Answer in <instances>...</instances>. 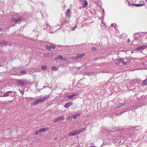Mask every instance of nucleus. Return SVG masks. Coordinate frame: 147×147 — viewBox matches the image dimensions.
Masks as SVG:
<instances>
[{
    "label": "nucleus",
    "instance_id": "2f4dec72",
    "mask_svg": "<svg viewBox=\"0 0 147 147\" xmlns=\"http://www.w3.org/2000/svg\"><path fill=\"white\" fill-rule=\"evenodd\" d=\"M76 26H75L72 28V30L73 31L74 30L76 29Z\"/></svg>",
    "mask_w": 147,
    "mask_h": 147
},
{
    "label": "nucleus",
    "instance_id": "5701e85b",
    "mask_svg": "<svg viewBox=\"0 0 147 147\" xmlns=\"http://www.w3.org/2000/svg\"><path fill=\"white\" fill-rule=\"evenodd\" d=\"M45 47H46V49L48 50H50L51 49V48H50V46H48L47 45H45Z\"/></svg>",
    "mask_w": 147,
    "mask_h": 147
},
{
    "label": "nucleus",
    "instance_id": "c03bdc74",
    "mask_svg": "<svg viewBox=\"0 0 147 147\" xmlns=\"http://www.w3.org/2000/svg\"><path fill=\"white\" fill-rule=\"evenodd\" d=\"M146 1L147 3V0H146Z\"/></svg>",
    "mask_w": 147,
    "mask_h": 147
},
{
    "label": "nucleus",
    "instance_id": "ddd939ff",
    "mask_svg": "<svg viewBox=\"0 0 147 147\" xmlns=\"http://www.w3.org/2000/svg\"><path fill=\"white\" fill-rule=\"evenodd\" d=\"M63 57L61 55H59L57 57H55V60H57L59 59L63 60Z\"/></svg>",
    "mask_w": 147,
    "mask_h": 147
},
{
    "label": "nucleus",
    "instance_id": "ea45409f",
    "mask_svg": "<svg viewBox=\"0 0 147 147\" xmlns=\"http://www.w3.org/2000/svg\"><path fill=\"white\" fill-rule=\"evenodd\" d=\"M118 142V143H121V141L119 140V141Z\"/></svg>",
    "mask_w": 147,
    "mask_h": 147
},
{
    "label": "nucleus",
    "instance_id": "412c9836",
    "mask_svg": "<svg viewBox=\"0 0 147 147\" xmlns=\"http://www.w3.org/2000/svg\"><path fill=\"white\" fill-rule=\"evenodd\" d=\"M74 131V133L75 134H78L80 133L79 129L76 130Z\"/></svg>",
    "mask_w": 147,
    "mask_h": 147
},
{
    "label": "nucleus",
    "instance_id": "0eeeda50",
    "mask_svg": "<svg viewBox=\"0 0 147 147\" xmlns=\"http://www.w3.org/2000/svg\"><path fill=\"white\" fill-rule=\"evenodd\" d=\"M73 102H69L66 103L64 106V107L65 108H68L70 106L72 105Z\"/></svg>",
    "mask_w": 147,
    "mask_h": 147
},
{
    "label": "nucleus",
    "instance_id": "a878e982",
    "mask_svg": "<svg viewBox=\"0 0 147 147\" xmlns=\"http://www.w3.org/2000/svg\"><path fill=\"white\" fill-rule=\"evenodd\" d=\"M85 128H81L79 129V131H80V132H82L84 131L85 130Z\"/></svg>",
    "mask_w": 147,
    "mask_h": 147
},
{
    "label": "nucleus",
    "instance_id": "a18cd8bd",
    "mask_svg": "<svg viewBox=\"0 0 147 147\" xmlns=\"http://www.w3.org/2000/svg\"><path fill=\"white\" fill-rule=\"evenodd\" d=\"M80 67H78V69H80Z\"/></svg>",
    "mask_w": 147,
    "mask_h": 147
},
{
    "label": "nucleus",
    "instance_id": "f3484780",
    "mask_svg": "<svg viewBox=\"0 0 147 147\" xmlns=\"http://www.w3.org/2000/svg\"><path fill=\"white\" fill-rule=\"evenodd\" d=\"M47 130V129L45 128H42L39 130V133H41L42 132H44L46 131Z\"/></svg>",
    "mask_w": 147,
    "mask_h": 147
},
{
    "label": "nucleus",
    "instance_id": "1a4fd4ad",
    "mask_svg": "<svg viewBox=\"0 0 147 147\" xmlns=\"http://www.w3.org/2000/svg\"><path fill=\"white\" fill-rule=\"evenodd\" d=\"M8 41L5 40L1 41L0 42V44L2 45H7L8 44Z\"/></svg>",
    "mask_w": 147,
    "mask_h": 147
},
{
    "label": "nucleus",
    "instance_id": "f8f14e48",
    "mask_svg": "<svg viewBox=\"0 0 147 147\" xmlns=\"http://www.w3.org/2000/svg\"><path fill=\"white\" fill-rule=\"evenodd\" d=\"M88 4V3L87 1L86 0H84L83 2V4H82V7H84L86 6Z\"/></svg>",
    "mask_w": 147,
    "mask_h": 147
},
{
    "label": "nucleus",
    "instance_id": "39448f33",
    "mask_svg": "<svg viewBox=\"0 0 147 147\" xmlns=\"http://www.w3.org/2000/svg\"><path fill=\"white\" fill-rule=\"evenodd\" d=\"M17 83L20 85L23 86L24 84H26V82L25 81H22L20 80H19L17 81Z\"/></svg>",
    "mask_w": 147,
    "mask_h": 147
},
{
    "label": "nucleus",
    "instance_id": "b1692460",
    "mask_svg": "<svg viewBox=\"0 0 147 147\" xmlns=\"http://www.w3.org/2000/svg\"><path fill=\"white\" fill-rule=\"evenodd\" d=\"M41 69L43 70H45L47 69V67L46 66H42L41 67Z\"/></svg>",
    "mask_w": 147,
    "mask_h": 147
},
{
    "label": "nucleus",
    "instance_id": "f257e3e1",
    "mask_svg": "<svg viewBox=\"0 0 147 147\" xmlns=\"http://www.w3.org/2000/svg\"><path fill=\"white\" fill-rule=\"evenodd\" d=\"M47 97L45 96L42 98H39L36 99L34 102H33L31 103L32 105L35 106L38 105L40 102H43L46 99Z\"/></svg>",
    "mask_w": 147,
    "mask_h": 147
},
{
    "label": "nucleus",
    "instance_id": "bb28decb",
    "mask_svg": "<svg viewBox=\"0 0 147 147\" xmlns=\"http://www.w3.org/2000/svg\"><path fill=\"white\" fill-rule=\"evenodd\" d=\"M128 4L129 6L133 5V4H134L133 3L131 2H128Z\"/></svg>",
    "mask_w": 147,
    "mask_h": 147
},
{
    "label": "nucleus",
    "instance_id": "aec40b11",
    "mask_svg": "<svg viewBox=\"0 0 147 147\" xmlns=\"http://www.w3.org/2000/svg\"><path fill=\"white\" fill-rule=\"evenodd\" d=\"M144 5V4H134L133 6H135L136 7H138V6H141L143 5Z\"/></svg>",
    "mask_w": 147,
    "mask_h": 147
},
{
    "label": "nucleus",
    "instance_id": "2eb2a0df",
    "mask_svg": "<svg viewBox=\"0 0 147 147\" xmlns=\"http://www.w3.org/2000/svg\"><path fill=\"white\" fill-rule=\"evenodd\" d=\"M50 45L51 49H55L57 47V46L56 45H54L53 44H50Z\"/></svg>",
    "mask_w": 147,
    "mask_h": 147
},
{
    "label": "nucleus",
    "instance_id": "58836bf2",
    "mask_svg": "<svg viewBox=\"0 0 147 147\" xmlns=\"http://www.w3.org/2000/svg\"><path fill=\"white\" fill-rule=\"evenodd\" d=\"M128 42H130V39H128Z\"/></svg>",
    "mask_w": 147,
    "mask_h": 147
},
{
    "label": "nucleus",
    "instance_id": "423d86ee",
    "mask_svg": "<svg viewBox=\"0 0 147 147\" xmlns=\"http://www.w3.org/2000/svg\"><path fill=\"white\" fill-rule=\"evenodd\" d=\"M13 92L11 91H9L5 93L2 96L3 97L8 96L11 95V94Z\"/></svg>",
    "mask_w": 147,
    "mask_h": 147
},
{
    "label": "nucleus",
    "instance_id": "72a5a7b5",
    "mask_svg": "<svg viewBox=\"0 0 147 147\" xmlns=\"http://www.w3.org/2000/svg\"><path fill=\"white\" fill-rule=\"evenodd\" d=\"M90 73L89 72H88L86 73V74L87 75L89 76L90 75Z\"/></svg>",
    "mask_w": 147,
    "mask_h": 147
},
{
    "label": "nucleus",
    "instance_id": "393cba45",
    "mask_svg": "<svg viewBox=\"0 0 147 147\" xmlns=\"http://www.w3.org/2000/svg\"><path fill=\"white\" fill-rule=\"evenodd\" d=\"M20 73L22 74H25L26 73V71L24 70H22L20 71Z\"/></svg>",
    "mask_w": 147,
    "mask_h": 147
},
{
    "label": "nucleus",
    "instance_id": "a211bd4d",
    "mask_svg": "<svg viewBox=\"0 0 147 147\" xmlns=\"http://www.w3.org/2000/svg\"><path fill=\"white\" fill-rule=\"evenodd\" d=\"M80 115V114L79 113H77L76 114H75L74 115H72V117L74 118V119H75L76 118L77 116H79Z\"/></svg>",
    "mask_w": 147,
    "mask_h": 147
},
{
    "label": "nucleus",
    "instance_id": "c756f323",
    "mask_svg": "<svg viewBox=\"0 0 147 147\" xmlns=\"http://www.w3.org/2000/svg\"><path fill=\"white\" fill-rule=\"evenodd\" d=\"M39 130H38V131H37L36 132H35V133H34V134L35 135H37L38 134H39Z\"/></svg>",
    "mask_w": 147,
    "mask_h": 147
},
{
    "label": "nucleus",
    "instance_id": "4468645a",
    "mask_svg": "<svg viewBox=\"0 0 147 147\" xmlns=\"http://www.w3.org/2000/svg\"><path fill=\"white\" fill-rule=\"evenodd\" d=\"M57 120L59 121L60 120H63L64 119V117L62 116H60L57 118Z\"/></svg>",
    "mask_w": 147,
    "mask_h": 147
},
{
    "label": "nucleus",
    "instance_id": "79ce46f5",
    "mask_svg": "<svg viewBox=\"0 0 147 147\" xmlns=\"http://www.w3.org/2000/svg\"><path fill=\"white\" fill-rule=\"evenodd\" d=\"M79 0V1H80V2H81L82 1V0Z\"/></svg>",
    "mask_w": 147,
    "mask_h": 147
},
{
    "label": "nucleus",
    "instance_id": "7ed1b4c3",
    "mask_svg": "<svg viewBox=\"0 0 147 147\" xmlns=\"http://www.w3.org/2000/svg\"><path fill=\"white\" fill-rule=\"evenodd\" d=\"M147 46L146 45H143L139 46L134 49V51H139L142 49H144L146 48Z\"/></svg>",
    "mask_w": 147,
    "mask_h": 147
},
{
    "label": "nucleus",
    "instance_id": "cd10ccee",
    "mask_svg": "<svg viewBox=\"0 0 147 147\" xmlns=\"http://www.w3.org/2000/svg\"><path fill=\"white\" fill-rule=\"evenodd\" d=\"M75 134L74 133V132H73H73L70 133L69 134V136H73Z\"/></svg>",
    "mask_w": 147,
    "mask_h": 147
},
{
    "label": "nucleus",
    "instance_id": "c9c22d12",
    "mask_svg": "<svg viewBox=\"0 0 147 147\" xmlns=\"http://www.w3.org/2000/svg\"><path fill=\"white\" fill-rule=\"evenodd\" d=\"M130 61H129V60H128L126 62V63H127V64L128 63H129V62H130Z\"/></svg>",
    "mask_w": 147,
    "mask_h": 147
},
{
    "label": "nucleus",
    "instance_id": "9d476101",
    "mask_svg": "<svg viewBox=\"0 0 147 147\" xmlns=\"http://www.w3.org/2000/svg\"><path fill=\"white\" fill-rule=\"evenodd\" d=\"M147 85V78L144 80L141 84V85L142 86H144Z\"/></svg>",
    "mask_w": 147,
    "mask_h": 147
},
{
    "label": "nucleus",
    "instance_id": "6ab92c4d",
    "mask_svg": "<svg viewBox=\"0 0 147 147\" xmlns=\"http://www.w3.org/2000/svg\"><path fill=\"white\" fill-rule=\"evenodd\" d=\"M58 68L56 67H51V69L52 71L55 70V71H57Z\"/></svg>",
    "mask_w": 147,
    "mask_h": 147
},
{
    "label": "nucleus",
    "instance_id": "f704fd0d",
    "mask_svg": "<svg viewBox=\"0 0 147 147\" xmlns=\"http://www.w3.org/2000/svg\"><path fill=\"white\" fill-rule=\"evenodd\" d=\"M48 55V54H45L44 55V56L45 57H46L48 55Z\"/></svg>",
    "mask_w": 147,
    "mask_h": 147
},
{
    "label": "nucleus",
    "instance_id": "473e14b6",
    "mask_svg": "<svg viewBox=\"0 0 147 147\" xmlns=\"http://www.w3.org/2000/svg\"><path fill=\"white\" fill-rule=\"evenodd\" d=\"M115 64L117 65H119L120 64V62L119 60L118 61V62H116L115 63Z\"/></svg>",
    "mask_w": 147,
    "mask_h": 147
},
{
    "label": "nucleus",
    "instance_id": "4be33fe9",
    "mask_svg": "<svg viewBox=\"0 0 147 147\" xmlns=\"http://www.w3.org/2000/svg\"><path fill=\"white\" fill-rule=\"evenodd\" d=\"M72 116H69L67 118H66V119L67 121H70L72 120Z\"/></svg>",
    "mask_w": 147,
    "mask_h": 147
},
{
    "label": "nucleus",
    "instance_id": "6e6552de",
    "mask_svg": "<svg viewBox=\"0 0 147 147\" xmlns=\"http://www.w3.org/2000/svg\"><path fill=\"white\" fill-rule=\"evenodd\" d=\"M71 11L69 9H68L67 11L66 16L68 18H69L70 16L71 15Z\"/></svg>",
    "mask_w": 147,
    "mask_h": 147
},
{
    "label": "nucleus",
    "instance_id": "9b49d317",
    "mask_svg": "<svg viewBox=\"0 0 147 147\" xmlns=\"http://www.w3.org/2000/svg\"><path fill=\"white\" fill-rule=\"evenodd\" d=\"M119 60L120 63H121L124 65H126L127 63L126 62H124V60L120 58L118 59Z\"/></svg>",
    "mask_w": 147,
    "mask_h": 147
},
{
    "label": "nucleus",
    "instance_id": "dca6fc26",
    "mask_svg": "<svg viewBox=\"0 0 147 147\" xmlns=\"http://www.w3.org/2000/svg\"><path fill=\"white\" fill-rule=\"evenodd\" d=\"M76 94L75 93H73L71 95H69L67 96V97L69 99L72 98L73 97L76 96Z\"/></svg>",
    "mask_w": 147,
    "mask_h": 147
},
{
    "label": "nucleus",
    "instance_id": "4c0bfd02",
    "mask_svg": "<svg viewBox=\"0 0 147 147\" xmlns=\"http://www.w3.org/2000/svg\"><path fill=\"white\" fill-rule=\"evenodd\" d=\"M123 105H124V104H121V105H120L119 106L121 107V106H123Z\"/></svg>",
    "mask_w": 147,
    "mask_h": 147
},
{
    "label": "nucleus",
    "instance_id": "a19ab883",
    "mask_svg": "<svg viewBox=\"0 0 147 147\" xmlns=\"http://www.w3.org/2000/svg\"><path fill=\"white\" fill-rule=\"evenodd\" d=\"M113 24H111V26H113Z\"/></svg>",
    "mask_w": 147,
    "mask_h": 147
},
{
    "label": "nucleus",
    "instance_id": "7c9ffc66",
    "mask_svg": "<svg viewBox=\"0 0 147 147\" xmlns=\"http://www.w3.org/2000/svg\"><path fill=\"white\" fill-rule=\"evenodd\" d=\"M57 121H58L57 120V118H55L53 120V122H57Z\"/></svg>",
    "mask_w": 147,
    "mask_h": 147
},
{
    "label": "nucleus",
    "instance_id": "f03ea898",
    "mask_svg": "<svg viewBox=\"0 0 147 147\" xmlns=\"http://www.w3.org/2000/svg\"><path fill=\"white\" fill-rule=\"evenodd\" d=\"M23 17H21L17 19H16L15 18H12L10 20L11 22H13L15 23H17L20 22L23 19Z\"/></svg>",
    "mask_w": 147,
    "mask_h": 147
},
{
    "label": "nucleus",
    "instance_id": "c85d7f7f",
    "mask_svg": "<svg viewBox=\"0 0 147 147\" xmlns=\"http://www.w3.org/2000/svg\"><path fill=\"white\" fill-rule=\"evenodd\" d=\"M92 50L93 51H95L96 50V49L95 47H92L91 48Z\"/></svg>",
    "mask_w": 147,
    "mask_h": 147
},
{
    "label": "nucleus",
    "instance_id": "37998d69",
    "mask_svg": "<svg viewBox=\"0 0 147 147\" xmlns=\"http://www.w3.org/2000/svg\"><path fill=\"white\" fill-rule=\"evenodd\" d=\"M115 25H116V24H115V25H114V27H115Z\"/></svg>",
    "mask_w": 147,
    "mask_h": 147
},
{
    "label": "nucleus",
    "instance_id": "20e7f679",
    "mask_svg": "<svg viewBox=\"0 0 147 147\" xmlns=\"http://www.w3.org/2000/svg\"><path fill=\"white\" fill-rule=\"evenodd\" d=\"M85 55V54L84 53H82L81 54H78L76 55V56L74 57V59L75 60H77L79 59L82 58Z\"/></svg>",
    "mask_w": 147,
    "mask_h": 147
},
{
    "label": "nucleus",
    "instance_id": "e433bc0d",
    "mask_svg": "<svg viewBox=\"0 0 147 147\" xmlns=\"http://www.w3.org/2000/svg\"><path fill=\"white\" fill-rule=\"evenodd\" d=\"M2 29L1 28H0V31H2Z\"/></svg>",
    "mask_w": 147,
    "mask_h": 147
},
{
    "label": "nucleus",
    "instance_id": "49530a36",
    "mask_svg": "<svg viewBox=\"0 0 147 147\" xmlns=\"http://www.w3.org/2000/svg\"><path fill=\"white\" fill-rule=\"evenodd\" d=\"M45 86H44V87H43V88H45Z\"/></svg>",
    "mask_w": 147,
    "mask_h": 147
}]
</instances>
